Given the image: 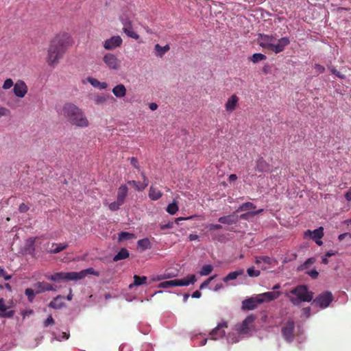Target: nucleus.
<instances>
[{"mask_svg": "<svg viewBox=\"0 0 351 351\" xmlns=\"http://www.w3.org/2000/svg\"><path fill=\"white\" fill-rule=\"evenodd\" d=\"M62 114L73 125L82 128L89 125V121L83 110L74 104H65L62 108Z\"/></svg>", "mask_w": 351, "mask_h": 351, "instance_id": "nucleus-1", "label": "nucleus"}, {"mask_svg": "<svg viewBox=\"0 0 351 351\" xmlns=\"http://www.w3.org/2000/svg\"><path fill=\"white\" fill-rule=\"evenodd\" d=\"M66 49L67 45L65 38L57 36L53 38L48 49L47 58L48 64L53 67L56 66L66 52Z\"/></svg>", "mask_w": 351, "mask_h": 351, "instance_id": "nucleus-2", "label": "nucleus"}, {"mask_svg": "<svg viewBox=\"0 0 351 351\" xmlns=\"http://www.w3.org/2000/svg\"><path fill=\"white\" fill-rule=\"evenodd\" d=\"M258 40L260 46L267 50L272 51L275 53L283 51L285 47L290 43V40L288 37H283L279 39L277 43L275 44L274 43L276 38L274 36L262 34L258 35Z\"/></svg>", "mask_w": 351, "mask_h": 351, "instance_id": "nucleus-3", "label": "nucleus"}, {"mask_svg": "<svg viewBox=\"0 0 351 351\" xmlns=\"http://www.w3.org/2000/svg\"><path fill=\"white\" fill-rule=\"evenodd\" d=\"M313 295V292L308 291L306 285H299L286 293V296L295 306H299L302 302L311 301Z\"/></svg>", "mask_w": 351, "mask_h": 351, "instance_id": "nucleus-4", "label": "nucleus"}, {"mask_svg": "<svg viewBox=\"0 0 351 351\" xmlns=\"http://www.w3.org/2000/svg\"><path fill=\"white\" fill-rule=\"evenodd\" d=\"M333 300L332 293L329 291H326L313 300L312 305L319 306L321 308H326L329 306Z\"/></svg>", "mask_w": 351, "mask_h": 351, "instance_id": "nucleus-5", "label": "nucleus"}, {"mask_svg": "<svg viewBox=\"0 0 351 351\" xmlns=\"http://www.w3.org/2000/svg\"><path fill=\"white\" fill-rule=\"evenodd\" d=\"M295 323L293 320L287 321L282 327L281 332L283 338L288 343H291L294 339Z\"/></svg>", "mask_w": 351, "mask_h": 351, "instance_id": "nucleus-6", "label": "nucleus"}, {"mask_svg": "<svg viewBox=\"0 0 351 351\" xmlns=\"http://www.w3.org/2000/svg\"><path fill=\"white\" fill-rule=\"evenodd\" d=\"M103 61L106 66L110 70L117 71L120 69L121 61L111 53H107L103 57Z\"/></svg>", "mask_w": 351, "mask_h": 351, "instance_id": "nucleus-7", "label": "nucleus"}, {"mask_svg": "<svg viewBox=\"0 0 351 351\" xmlns=\"http://www.w3.org/2000/svg\"><path fill=\"white\" fill-rule=\"evenodd\" d=\"M255 319L256 317L254 315H248L240 325L237 326V331L239 334L242 335L248 333L251 328L250 326L252 324Z\"/></svg>", "mask_w": 351, "mask_h": 351, "instance_id": "nucleus-8", "label": "nucleus"}, {"mask_svg": "<svg viewBox=\"0 0 351 351\" xmlns=\"http://www.w3.org/2000/svg\"><path fill=\"white\" fill-rule=\"evenodd\" d=\"M48 279L54 282L60 280H76L75 271L72 272H58L48 277Z\"/></svg>", "mask_w": 351, "mask_h": 351, "instance_id": "nucleus-9", "label": "nucleus"}, {"mask_svg": "<svg viewBox=\"0 0 351 351\" xmlns=\"http://www.w3.org/2000/svg\"><path fill=\"white\" fill-rule=\"evenodd\" d=\"M27 86L22 80H18L14 85L13 92L14 95L20 98H23L27 93Z\"/></svg>", "mask_w": 351, "mask_h": 351, "instance_id": "nucleus-10", "label": "nucleus"}, {"mask_svg": "<svg viewBox=\"0 0 351 351\" xmlns=\"http://www.w3.org/2000/svg\"><path fill=\"white\" fill-rule=\"evenodd\" d=\"M122 44V38L119 36H114L105 40L104 47L107 50H113Z\"/></svg>", "mask_w": 351, "mask_h": 351, "instance_id": "nucleus-11", "label": "nucleus"}, {"mask_svg": "<svg viewBox=\"0 0 351 351\" xmlns=\"http://www.w3.org/2000/svg\"><path fill=\"white\" fill-rule=\"evenodd\" d=\"M280 295V291H271L265 292L261 294L256 295L261 304L264 302H269L278 298Z\"/></svg>", "mask_w": 351, "mask_h": 351, "instance_id": "nucleus-12", "label": "nucleus"}, {"mask_svg": "<svg viewBox=\"0 0 351 351\" xmlns=\"http://www.w3.org/2000/svg\"><path fill=\"white\" fill-rule=\"evenodd\" d=\"M258 298L257 295H256L254 297H251L246 300H244L242 302V306H241L242 310L249 311V310L255 309L256 308H257L258 304H261V302H258Z\"/></svg>", "mask_w": 351, "mask_h": 351, "instance_id": "nucleus-13", "label": "nucleus"}, {"mask_svg": "<svg viewBox=\"0 0 351 351\" xmlns=\"http://www.w3.org/2000/svg\"><path fill=\"white\" fill-rule=\"evenodd\" d=\"M227 327V322H223L219 323L210 333V335L212 336V339L217 340L219 338L223 337L226 332L222 329Z\"/></svg>", "mask_w": 351, "mask_h": 351, "instance_id": "nucleus-14", "label": "nucleus"}, {"mask_svg": "<svg viewBox=\"0 0 351 351\" xmlns=\"http://www.w3.org/2000/svg\"><path fill=\"white\" fill-rule=\"evenodd\" d=\"M34 288L36 289V293L38 294L48 291H56V289L52 285L46 282H37L34 285Z\"/></svg>", "mask_w": 351, "mask_h": 351, "instance_id": "nucleus-15", "label": "nucleus"}, {"mask_svg": "<svg viewBox=\"0 0 351 351\" xmlns=\"http://www.w3.org/2000/svg\"><path fill=\"white\" fill-rule=\"evenodd\" d=\"M8 307L5 304V300L3 298L0 299V317H7L11 318L14 315V311H7Z\"/></svg>", "mask_w": 351, "mask_h": 351, "instance_id": "nucleus-16", "label": "nucleus"}, {"mask_svg": "<svg viewBox=\"0 0 351 351\" xmlns=\"http://www.w3.org/2000/svg\"><path fill=\"white\" fill-rule=\"evenodd\" d=\"M239 220V216L232 214L226 216L221 217L218 219L219 223L228 225L235 224Z\"/></svg>", "mask_w": 351, "mask_h": 351, "instance_id": "nucleus-17", "label": "nucleus"}, {"mask_svg": "<svg viewBox=\"0 0 351 351\" xmlns=\"http://www.w3.org/2000/svg\"><path fill=\"white\" fill-rule=\"evenodd\" d=\"M307 235H309L313 241L315 239H322L324 236V228L322 227H319L313 231L308 230L304 233L305 237Z\"/></svg>", "mask_w": 351, "mask_h": 351, "instance_id": "nucleus-18", "label": "nucleus"}, {"mask_svg": "<svg viewBox=\"0 0 351 351\" xmlns=\"http://www.w3.org/2000/svg\"><path fill=\"white\" fill-rule=\"evenodd\" d=\"M142 177L143 179V182L142 184H140L139 182H136L134 180L128 181V184L132 185L134 187H135L136 190L143 191L148 186L149 181L143 173H142Z\"/></svg>", "mask_w": 351, "mask_h": 351, "instance_id": "nucleus-19", "label": "nucleus"}, {"mask_svg": "<svg viewBox=\"0 0 351 351\" xmlns=\"http://www.w3.org/2000/svg\"><path fill=\"white\" fill-rule=\"evenodd\" d=\"M255 170L260 173L267 172L269 171V165L263 158H260L256 162Z\"/></svg>", "mask_w": 351, "mask_h": 351, "instance_id": "nucleus-20", "label": "nucleus"}, {"mask_svg": "<svg viewBox=\"0 0 351 351\" xmlns=\"http://www.w3.org/2000/svg\"><path fill=\"white\" fill-rule=\"evenodd\" d=\"M75 274L76 280H81V279L84 278L88 274H91V275H94L96 276H99V273L98 271L94 270L92 267L82 270L80 272H75Z\"/></svg>", "mask_w": 351, "mask_h": 351, "instance_id": "nucleus-21", "label": "nucleus"}, {"mask_svg": "<svg viewBox=\"0 0 351 351\" xmlns=\"http://www.w3.org/2000/svg\"><path fill=\"white\" fill-rule=\"evenodd\" d=\"M127 90L125 86L122 84H119L117 86H115L112 88V93L114 95L118 98H122L124 97L126 95Z\"/></svg>", "mask_w": 351, "mask_h": 351, "instance_id": "nucleus-22", "label": "nucleus"}, {"mask_svg": "<svg viewBox=\"0 0 351 351\" xmlns=\"http://www.w3.org/2000/svg\"><path fill=\"white\" fill-rule=\"evenodd\" d=\"M196 281V277L194 274L189 275L187 279H176V286H188L190 284L193 285Z\"/></svg>", "mask_w": 351, "mask_h": 351, "instance_id": "nucleus-23", "label": "nucleus"}, {"mask_svg": "<svg viewBox=\"0 0 351 351\" xmlns=\"http://www.w3.org/2000/svg\"><path fill=\"white\" fill-rule=\"evenodd\" d=\"M63 297L60 295L56 296L49 304V307L54 309H60L65 306L64 302L62 300Z\"/></svg>", "mask_w": 351, "mask_h": 351, "instance_id": "nucleus-24", "label": "nucleus"}, {"mask_svg": "<svg viewBox=\"0 0 351 351\" xmlns=\"http://www.w3.org/2000/svg\"><path fill=\"white\" fill-rule=\"evenodd\" d=\"M239 98L237 95H232L227 101L226 104V110L229 112H232L238 103Z\"/></svg>", "mask_w": 351, "mask_h": 351, "instance_id": "nucleus-25", "label": "nucleus"}, {"mask_svg": "<svg viewBox=\"0 0 351 351\" xmlns=\"http://www.w3.org/2000/svg\"><path fill=\"white\" fill-rule=\"evenodd\" d=\"M169 50L170 47L169 45L162 47L159 44H156L154 46L155 55L158 58H162Z\"/></svg>", "mask_w": 351, "mask_h": 351, "instance_id": "nucleus-26", "label": "nucleus"}, {"mask_svg": "<svg viewBox=\"0 0 351 351\" xmlns=\"http://www.w3.org/2000/svg\"><path fill=\"white\" fill-rule=\"evenodd\" d=\"M128 189L126 185H121L118 189L117 199L119 200V203H124L125 199L128 195Z\"/></svg>", "mask_w": 351, "mask_h": 351, "instance_id": "nucleus-27", "label": "nucleus"}, {"mask_svg": "<svg viewBox=\"0 0 351 351\" xmlns=\"http://www.w3.org/2000/svg\"><path fill=\"white\" fill-rule=\"evenodd\" d=\"M87 81L95 88H97L100 90L105 89L108 87V84L106 82H101L98 80L88 77L87 78Z\"/></svg>", "mask_w": 351, "mask_h": 351, "instance_id": "nucleus-28", "label": "nucleus"}, {"mask_svg": "<svg viewBox=\"0 0 351 351\" xmlns=\"http://www.w3.org/2000/svg\"><path fill=\"white\" fill-rule=\"evenodd\" d=\"M244 274L243 269L229 273L226 277L223 278V281L227 282L230 280H235L238 276Z\"/></svg>", "mask_w": 351, "mask_h": 351, "instance_id": "nucleus-29", "label": "nucleus"}, {"mask_svg": "<svg viewBox=\"0 0 351 351\" xmlns=\"http://www.w3.org/2000/svg\"><path fill=\"white\" fill-rule=\"evenodd\" d=\"M147 278L146 276H134V282L129 285V288L132 289L134 286H141L147 283Z\"/></svg>", "mask_w": 351, "mask_h": 351, "instance_id": "nucleus-30", "label": "nucleus"}, {"mask_svg": "<svg viewBox=\"0 0 351 351\" xmlns=\"http://www.w3.org/2000/svg\"><path fill=\"white\" fill-rule=\"evenodd\" d=\"M255 263L258 265H260V267H261L262 269H265L266 267H264L263 265H261L262 263L270 265V264H271V259L269 256H258V257H256Z\"/></svg>", "mask_w": 351, "mask_h": 351, "instance_id": "nucleus-31", "label": "nucleus"}, {"mask_svg": "<svg viewBox=\"0 0 351 351\" xmlns=\"http://www.w3.org/2000/svg\"><path fill=\"white\" fill-rule=\"evenodd\" d=\"M52 247L53 248L49 250V252L50 254H57L65 250L68 247V245L66 243H53Z\"/></svg>", "mask_w": 351, "mask_h": 351, "instance_id": "nucleus-32", "label": "nucleus"}, {"mask_svg": "<svg viewBox=\"0 0 351 351\" xmlns=\"http://www.w3.org/2000/svg\"><path fill=\"white\" fill-rule=\"evenodd\" d=\"M162 196V193L158 190L157 189L153 187V186H151L149 188V197L151 198V199L152 200H157L158 199H160Z\"/></svg>", "mask_w": 351, "mask_h": 351, "instance_id": "nucleus-33", "label": "nucleus"}, {"mask_svg": "<svg viewBox=\"0 0 351 351\" xmlns=\"http://www.w3.org/2000/svg\"><path fill=\"white\" fill-rule=\"evenodd\" d=\"M129 256V252L125 248H122L113 258L114 261L125 259Z\"/></svg>", "mask_w": 351, "mask_h": 351, "instance_id": "nucleus-34", "label": "nucleus"}, {"mask_svg": "<svg viewBox=\"0 0 351 351\" xmlns=\"http://www.w3.org/2000/svg\"><path fill=\"white\" fill-rule=\"evenodd\" d=\"M138 247L141 248L142 250L151 248V243L147 238L140 239L137 242Z\"/></svg>", "mask_w": 351, "mask_h": 351, "instance_id": "nucleus-35", "label": "nucleus"}, {"mask_svg": "<svg viewBox=\"0 0 351 351\" xmlns=\"http://www.w3.org/2000/svg\"><path fill=\"white\" fill-rule=\"evenodd\" d=\"M34 239L32 238H29L27 240L25 244V251L29 254H32L34 252Z\"/></svg>", "mask_w": 351, "mask_h": 351, "instance_id": "nucleus-36", "label": "nucleus"}, {"mask_svg": "<svg viewBox=\"0 0 351 351\" xmlns=\"http://www.w3.org/2000/svg\"><path fill=\"white\" fill-rule=\"evenodd\" d=\"M136 238L135 234L128 232H121L119 234V241L123 240H130Z\"/></svg>", "mask_w": 351, "mask_h": 351, "instance_id": "nucleus-37", "label": "nucleus"}, {"mask_svg": "<svg viewBox=\"0 0 351 351\" xmlns=\"http://www.w3.org/2000/svg\"><path fill=\"white\" fill-rule=\"evenodd\" d=\"M123 31L128 37L132 38L135 40H138L139 38V35L132 29V27H128L127 26L126 27H123Z\"/></svg>", "mask_w": 351, "mask_h": 351, "instance_id": "nucleus-38", "label": "nucleus"}, {"mask_svg": "<svg viewBox=\"0 0 351 351\" xmlns=\"http://www.w3.org/2000/svg\"><path fill=\"white\" fill-rule=\"evenodd\" d=\"M315 261H316L315 258L311 257V258H308L302 265H300L298 267V270L303 271L304 269H306L309 267V265L315 263Z\"/></svg>", "mask_w": 351, "mask_h": 351, "instance_id": "nucleus-39", "label": "nucleus"}, {"mask_svg": "<svg viewBox=\"0 0 351 351\" xmlns=\"http://www.w3.org/2000/svg\"><path fill=\"white\" fill-rule=\"evenodd\" d=\"M256 208V206L252 202H245L242 204L237 210V212L243 211L248 209H254Z\"/></svg>", "mask_w": 351, "mask_h": 351, "instance_id": "nucleus-40", "label": "nucleus"}, {"mask_svg": "<svg viewBox=\"0 0 351 351\" xmlns=\"http://www.w3.org/2000/svg\"><path fill=\"white\" fill-rule=\"evenodd\" d=\"M267 58L266 56L263 53H254L252 55V57H250V60L253 63H257L259 61L264 60Z\"/></svg>", "mask_w": 351, "mask_h": 351, "instance_id": "nucleus-41", "label": "nucleus"}, {"mask_svg": "<svg viewBox=\"0 0 351 351\" xmlns=\"http://www.w3.org/2000/svg\"><path fill=\"white\" fill-rule=\"evenodd\" d=\"M175 286H176V279L162 282L158 285L159 287L164 289H167Z\"/></svg>", "mask_w": 351, "mask_h": 351, "instance_id": "nucleus-42", "label": "nucleus"}, {"mask_svg": "<svg viewBox=\"0 0 351 351\" xmlns=\"http://www.w3.org/2000/svg\"><path fill=\"white\" fill-rule=\"evenodd\" d=\"M213 269V267L210 265H205L202 267V269L199 271V274L201 276H208L209 275Z\"/></svg>", "mask_w": 351, "mask_h": 351, "instance_id": "nucleus-43", "label": "nucleus"}, {"mask_svg": "<svg viewBox=\"0 0 351 351\" xmlns=\"http://www.w3.org/2000/svg\"><path fill=\"white\" fill-rule=\"evenodd\" d=\"M25 293L27 296L28 300L30 302H32L34 300L35 295L38 294L37 293H36L35 289H30V288L26 289Z\"/></svg>", "mask_w": 351, "mask_h": 351, "instance_id": "nucleus-44", "label": "nucleus"}, {"mask_svg": "<svg viewBox=\"0 0 351 351\" xmlns=\"http://www.w3.org/2000/svg\"><path fill=\"white\" fill-rule=\"evenodd\" d=\"M166 210L169 214L174 215L178 210V206H177L176 203L173 202V203L169 204L167 206Z\"/></svg>", "mask_w": 351, "mask_h": 351, "instance_id": "nucleus-45", "label": "nucleus"}, {"mask_svg": "<svg viewBox=\"0 0 351 351\" xmlns=\"http://www.w3.org/2000/svg\"><path fill=\"white\" fill-rule=\"evenodd\" d=\"M247 273L250 277L254 278L260 276V271L254 269V267H250L247 269Z\"/></svg>", "mask_w": 351, "mask_h": 351, "instance_id": "nucleus-46", "label": "nucleus"}, {"mask_svg": "<svg viewBox=\"0 0 351 351\" xmlns=\"http://www.w3.org/2000/svg\"><path fill=\"white\" fill-rule=\"evenodd\" d=\"M123 204V203H119V200L117 199L116 202H112L109 204L108 207L110 210L115 211L119 209L120 206Z\"/></svg>", "mask_w": 351, "mask_h": 351, "instance_id": "nucleus-47", "label": "nucleus"}, {"mask_svg": "<svg viewBox=\"0 0 351 351\" xmlns=\"http://www.w3.org/2000/svg\"><path fill=\"white\" fill-rule=\"evenodd\" d=\"M106 99V97L104 95H97L95 98V101L96 104L100 105L105 103Z\"/></svg>", "mask_w": 351, "mask_h": 351, "instance_id": "nucleus-48", "label": "nucleus"}, {"mask_svg": "<svg viewBox=\"0 0 351 351\" xmlns=\"http://www.w3.org/2000/svg\"><path fill=\"white\" fill-rule=\"evenodd\" d=\"M228 343H234L239 341L238 337L234 334H229L227 337Z\"/></svg>", "mask_w": 351, "mask_h": 351, "instance_id": "nucleus-49", "label": "nucleus"}, {"mask_svg": "<svg viewBox=\"0 0 351 351\" xmlns=\"http://www.w3.org/2000/svg\"><path fill=\"white\" fill-rule=\"evenodd\" d=\"M14 85V84L13 83L12 80L9 78V79L5 80V81L4 82V83L3 84V88L7 90V89L10 88Z\"/></svg>", "mask_w": 351, "mask_h": 351, "instance_id": "nucleus-50", "label": "nucleus"}, {"mask_svg": "<svg viewBox=\"0 0 351 351\" xmlns=\"http://www.w3.org/2000/svg\"><path fill=\"white\" fill-rule=\"evenodd\" d=\"M329 69L330 72L335 75L337 77L340 79H345L346 76L343 74H341L339 71H338L334 67H329Z\"/></svg>", "mask_w": 351, "mask_h": 351, "instance_id": "nucleus-51", "label": "nucleus"}, {"mask_svg": "<svg viewBox=\"0 0 351 351\" xmlns=\"http://www.w3.org/2000/svg\"><path fill=\"white\" fill-rule=\"evenodd\" d=\"M10 114V111L1 106H0V118L2 117H7L9 116Z\"/></svg>", "mask_w": 351, "mask_h": 351, "instance_id": "nucleus-52", "label": "nucleus"}, {"mask_svg": "<svg viewBox=\"0 0 351 351\" xmlns=\"http://www.w3.org/2000/svg\"><path fill=\"white\" fill-rule=\"evenodd\" d=\"M215 277H216V276L215 275V276H213L208 278L203 283L201 284L199 289H203L206 288L209 285L210 282L212 280H213Z\"/></svg>", "mask_w": 351, "mask_h": 351, "instance_id": "nucleus-53", "label": "nucleus"}, {"mask_svg": "<svg viewBox=\"0 0 351 351\" xmlns=\"http://www.w3.org/2000/svg\"><path fill=\"white\" fill-rule=\"evenodd\" d=\"M306 274L308 276H310L313 279H317L319 276V273L316 269H312L311 271H306Z\"/></svg>", "mask_w": 351, "mask_h": 351, "instance_id": "nucleus-54", "label": "nucleus"}, {"mask_svg": "<svg viewBox=\"0 0 351 351\" xmlns=\"http://www.w3.org/2000/svg\"><path fill=\"white\" fill-rule=\"evenodd\" d=\"M254 215H255V213L247 212L246 213L242 214L240 216H239V219L247 220L249 219L250 217H253Z\"/></svg>", "mask_w": 351, "mask_h": 351, "instance_id": "nucleus-55", "label": "nucleus"}, {"mask_svg": "<svg viewBox=\"0 0 351 351\" xmlns=\"http://www.w3.org/2000/svg\"><path fill=\"white\" fill-rule=\"evenodd\" d=\"M0 277H3L5 280H8L12 276L7 274L5 270L0 267Z\"/></svg>", "mask_w": 351, "mask_h": 351, "instance_id": "nucleus-56", "label": "nucleus"}, {"mask_svg": "<svg viewBox=\"0 0 351 351\" xmlns=\"http://www.w3.org/2000/svg\"><path fill=\"white\" fill-rule=\"evenodd\" d=\"M54 324V319H53L51 315H49L47 319L44 322V326L45 327H47L49 325L53 324Z\"/></svg>", "mask_w": 351, "mask_h": 351, "instance_id": "nucleus-57", "label": "nucleus"}, {"mask_svg": "<svg viewBox=\"0 0 351 351\" xmlns=\"http://www.w3.org/2000/svg\"><path fill=\"white\" fill-rule=\"evenodd\" d=\"M314 68L318 73H322L325 71V68L319 64H315Z\"/></svg>", "mask_w": 351, "mask_h": 351, "instance_id": "nucleus-58", "label": "nucleus"}, {"mask_svg": "<svg viewBox=\"0 0 351 351\" xmlns=\"http://www.w3.org/2000/svg\"><path fill=\"white\" fill-rule=\"evenodd\" d=\"M131 165L136 169H139L138 162L136 158L132 157L130 159Z\"/></svg>", "mask_w": 351, "mask_h": 351, "instance_id": "nucleus-59", "label": "nucleus"}, {"mask_svg": "<svg viewBox=\"0 0 351 351\" xmlns=\"http://www.w3.org/2000/svg\"><path fill=\"white\" fill-rule=\"evenodd\" d=\"M19 210L21 213H26L29 210V207L24 203L20 204Z\"/></svg>", "mask_w": 351, "mask_h": 351, "instance_id": "nucleus-60", "label": "nucleus"}, {"mask_svg": "<svg viewBox=\"0 0 351 351\" xmlns=\"http://www.w3.org/2000/svg\"><path fill=\"white\" fill-rule=\"evenodd\" d=\"M208 228L210 230H216L221 229L222 226L220 224H210L208 226Z\"/></svg>", "mask_w": 351, "mask_h": 351, "instance_id": "nucleus-61", "label": "nucleus"}, {"mask_svg": "<svg viewBox=\"0 0 351 351\" xmlns=\"http://www.w3.org/2000/svg\"><path fill=\"white\" fill-rule=\"evenodd\" d=\"M121 21L123 27H126L127 26L131 27V21L128 19H122Z\"/></svg>", "mask_w": 351, "mask_h": 351, "instance_id": "nucleus-62", "label": "nucleus"}, {"mask_svg": "<svg viewBox=\"0 0 351 351\" xmlns=\"http://www.w3.org/2000/svg\"><path fill=\"white\" fill-rule=\"evenodd\" d=\"M302 313L306 317H309L311 315V308L306 307L302 309Z\"/></svg>", "mask_w": 351, "mask_h": 351, "instance_id": "nucleus-63", "label": "nucleus"}, {"mask_svg": "<svg viewBox=\"0 0 351 351\" xmlns=\"http://www.w3.org/2000/svg\"><path fill=\"white\" fill-rule=\"evenodd\" d=\"M173 222H169L166 224L161 225L160 229L165 230V229L171 228H173Z\"/></svg>", "mask_w": 351, "mask_h": 351, "instance_id": "nucleus-64", "label": "nucleus"}]
</instances>
